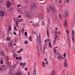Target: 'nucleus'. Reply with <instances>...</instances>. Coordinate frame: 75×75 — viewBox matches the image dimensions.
<instances>
[{
    "mask_svg": "<svg viewBox=\"0 0 75 75\" xmlns=\"http://www.w3.org/2000/svg\"><path fill=\"white\" fill-rule=\"evenodd\" d=\"M25 44L27 45L28 44V41L26 40L24 42Z\"/></svg>",
    "mask_w": 75,
    "mask_h": 75,
    "instance_id": "31",
    "label": "nucleus"
},
{
    "mask_svg": "<svg viewBox=\"0 0 75 75\" xmlns=\"http://www.w3.org/2000/svg\"><path fill=\"white\" fill-rule=\"evenodd\" d=\"M7 41H10V40H11V38L8 37H7Z\"/></svg>",
    "mask_w": 75,
    "mask_h": 75,
    "instance_id": "24",
    "label": "nucleus"
},
{
    "mask_svg": "<svg viewBox=\"0 0 75 75\" xmlns=\"http://www.w3.org/2000/svg\"><path fill=\"white\" fill-rule=\"evenodd\" d=\"M65 62L64 64V67H67L68 66V63H67V60H66V58L65 59Z\"/></svg>",
    "mask_w": 75,
    "mask_h": 75,
    "instance_id": "7",
    "label": "nucleus"
},
{
    "mask_svg": "<svg viewBox=\"0 0 75 75\" xmlns=\"http://www.w3.org/2000/svg\"><path fill=\"white\" fill-rule=\"evenodd\" d=\"M14 28L15 30H16V31H17V28H16L15 27V26H14Z\"/></svg>",
    "mask_w": 75,
    "mask_h": 75,
    "instance_id": "53",
    "label": "nucleus"
},
{
    "mask_svg": "<svg viewBox=\"0 0 75 75\" xmlns=\"http://www.w3.org/2000/svg\"><path fill=\"white\" fill-rule=\"evenodd\" d=\"M47 37H49V30H48V29L47 28Z\"/></svg>",
    "mask_w": 75,
    "mask_h": 75,
    "instance_id": "21",
    "label": "nucleus"
},
{
    "mask_svg": "<svg viewBox=\"0 0 75 75\" xmlns=\"http://www.w3.org/2000/svg\"><path fill=\"white\" fill-rule=\"evenodd\" d=\"M59 17L61 19H62V18H61V14H59Z\"/></svg>",
    "mask_w": 75,
    "mask_h": 75,
    "instance_id": "55",
    "label": "nucleus"
},
{
    "mask_svg": "<svg viewBox=\"0 0 75 75\" xmlns=\"http://www.w3.org/2000/svg\"><path fill=\"white\" fill-rule=\"evenodd\" d=\"M75 18H74L72 20V23L73 24V25H74V24H75Z\"/></svg>",
    "mask_w": 75,
    "mask_h": 75,
    "instance_id": "18",
    "label": "nucleus"
},
{
    "mask_svg": "<svg viewBox=\"0 0 75 75\" xmlns=\"http://www.w3.org/2000/svg\"><path fill=\"white\" fill-rule=\"evenodd\" d=\"M9 31H11V26H9Z\"/></svg>",
    "mask_w": 75,
    "mask_h": 75,
    "instance_id": "39",
    "label": "nucleus"
},
{
    "mask_svg": "<svg viewBox=\"0 0 75 75\" xmlns=\"http://www.w3.org/2000/svg\"><path fill=\"white\" fill-rule=\"evenodd\" d=\"M2 71H5L6 69V66H2Z\"/></svg>",
    "mask_w": 75,
    "mask_h": 75,
    "instance_id": "12",
    "label": "nucleus"
},
{
    "mask_svg": "<svg viewBox=\"0 0 75 75\" xmlns=\"http://www.w3.org/2000/svg\"><path fill=\"white\" fill-rule=\"evenodd\" d=\"M21 15H19V16H18V18H20V17H21Z\"/></svg>",
    "mask_w": 75,
    "mask_h": 75,
    "instance_id": "62",
    "label": "nucleus"
},
{
    "mask_svg": "<svg viewBox=\"0 0 75 75\" xmlns=\"http://www.w3.org/2000/svg\"><path fill=\"white\" fill-rule=\"evenodd\" d=\"M31 6L32 7L34 8V7H35V6H36L35 4L34 3L33 4H32Z\"/></svg>",
    "mask_w": 75,
    "mask_h": 75,
    "instance_id": "20",
    "label": "nucleus"
},
{
    "mask_svg": "<svg viewBox=\"0 0 75 75\" xmlns=\"http://www.w3.org/2000/svg\"><path fill=\"white\" fill-rule=\"evenodd\" d=\"M67 39H68V40H69V34H67Z\"/></svg>",
    "mask_w": 75,
    "mask_h": 75,
    "instance_id": "32",
    "label": "nucleus"
},
{
    "mask_svg": "<svg viewBox=\"0 0 75 75\" xmlns=\"http://www.w3.org/2000/svg\"><path fill=\"white\" fill-rule=\"evenodd\" d=\"M64 58H66V53L64 54Z\"/></svg>",
    "mask_w": 75,
    "mask_h": 75,
    "instance_id": "45",
    "label": "nucleus"
},
{
    "mask_svg": "<svg viewBox=\"0 0 75 75\" xmlns=\"http://www.w3.org/2000/svg\"><path fill=\"white\" fill-rule=\"evenodd\" d=\"M45 64H46L47 65H48V61H47L45 63Z\"/></svg>",
    "mask_w": 75,
    "mask_h": 75,
    "instance_id": "54",
    "label": "nucleus"
},
{
    "mask_svg": "<svg viewBox=\"0 0 75 75\" xmlns=\"http://www.w3.org/2000/svg\"><path fill=\"white\" fill-rule=\"evenodd\" d=\"M49 8L51 9V10L54 11V12H55V7L51 6H50Z\"/></svg>",
    "mask_w": 75,
    "mask_h": 75,
    "instance_id": "9",
    "label": "nucleus"
},
{
    "mask_svg": "<svg viewBox=\"0 0 75 75\" xmlns=\"http://www.w3.org/2000/svg\"><path fill=\"white\" fill-rule=\"evenodd\" d=\"M21 32L23 33H24V29L22 28V30L21 31Z\"/></svg>",
    "mask_w": 75,
    "mask_h": 75,
    "instance_id": "43",
    "label": "nucleus"
},
{
    "mask_svg": "<svg viewBox=\"0 0 75 75\" xmlns=\"http://www.w3.org/2000/svg\"><path fill=\"white\" fill-rule=\"evenodd\" d=\"M31 36H30L29 37V40L30 41H31L32 39H31Z\"/></svg>",
    "mask_w": 75,
    "mask_h": 75,
    "instance_id": "28",
    "label": "nucleus"
},
{
    "mask_svg": "<svg viewBox=\"0 0 75 75\" xmlns=\"http://www.w3.org/2000/svg\"><path fill=\"white\" fill-rule=\"evenodd\" d=\"M12 67L13 68H16V65H13L12 66Z\"/></svg>",
    "mask_w": 75,
    "mask_h": 75,
    "instance_id": "30",
    "label": "nucleus"
},
{
    "mask_svg": "<svg viewBox=\"0 0 75 75\" xmlns=\"http://www.w3.org/2000/svg\"><path fill=\"white\" fill-rule=\"evenodd\" d=\"M56 54L57 55H58V56H59V55H61V54H60V53H59V52H57V53H56Z\"/></svg>",
    "mask_w": 75,
    "mask_h": 75,
    "instance_id": "34",
    "label": "nucleus"
},
{
    "mask_svg": "<svg viewBox=\"0 0 75 75\" xmlns=\"http://www.w3.org/2000/svg\"><path fill=\"white\" fill-rule=\"evenodd\" d=\"M19 59H20V60H21V57L20 56V57H19Z\"/></svg>",
    "mask_w": 75,
    "mask_h": 75,
    "instance_id": "56",
    "label": "nucleus"
},
{
    "mask_svg": "<svg viewBox=\"0 0 75 75\" xmlns=\"http://www.w3.org/2000/svg\"><path fill=\"white\" fill-rule=\"evenodd\" d=\"M35 16L36 17H38L40 19H43V16L41 15V14L39 13H36L35 14Z\"/></svg>",
    "mask_w": 75,
    "mask_h": 75,
    "instance_id": "3",
    "label": "nucleus"
},
{
    "mask_svg": "<svg viewBox=\"0 0 75 75\" xmlns=\"http://www.w3.org/2000/svg\"><path fill=\"white\" fill-rule=\"evenodd\" d=\"M29 23H33V25H34V21H30L29 22Z\"/></svg>",
    "mask_w": 75,
    "mask_h": 75,
    "instance_id": "37",
    "label": "nucleus"
},
{
    "mask_svg": "<svg viewBox=\"0 0 75 75\" xmlns=\"http://www.w3.org/2000/svg\"><path fill=\"white\" fill-rule=\"evenodd\" d=\"M42 25H45V23H44L43 21H42Z\"/></svg>",
    "mask_w": 75,
    "mask_h": 75,
    "instance_id": "42",
    "label": "nucleus"
},
{
    "mask_svg": "<svg viewBox=\"0 0 75 75\" xmlns=\"http://www.w3.org/2000/svg\"><path fill=\"white\" fill-rule=\"evenodd\" d=\"M1 54L2 55H4V52H3V51L1 52Z\"/></svg>",
    "mask_w": 75,
    "mask_h": 75,
    "instance_id": "23",
    "label": "nucleus"
},
{
    "mask_svg": "<svg viewBox=\"0 0 75 75\" xmlns=\"http://www.w3.org/2000/svg\"><path fill=\"white\" fill-rule=\"evenodd\" d=\"M13 34H14V35H16V33L14 32L13 33Z\"/></svg>",
    "mask_w": 75,
    "mask_h": 75,
    "instance_id": "63",
    "label": "nucleus"
},
{
    "mask_svg": "<svg viewBox=\"0 0 75 75\" xmlns=\"http://www.w3.org/2000/svg\"><path fill=\"white\" fill-rule=\"evenodd\" d=\"M72 40L73 41V42H74V41L75 40L74 39V36L75 35V32H74V30H72Z\"/></svg>",
    "mask_w": 75,
    "mask_h": 75,
    "instance_id": "4",
    "label": "nucleus"
},
{
    "mask_svg": "<svg viewBox=\"0 0 75 75\" xmlns=\"http://www.w3.org/2000/svg\"><path fill=\"white\" fill-rule=\"evenodd\" d=\"M47 41H48L49 42V41H51V40H50V39H47Z\"/></svg>",
    "mask_w": 75,
    "mask_h": 75,
    "instance_id": "61",
    "label": "nucleus"
},
{
    "mask_svg": "<svg viewBox=\"0 0 75 75\" xmlns=\"http://www.w3.org/2000/svg\"><path fill=\"white\" fill-rule=\"evenodd\" d=\"M47 44H45L44 46V47H43V49H45V47H47Z\"/></svg>",
    "mask_w": 75,
    "mask_h": 75,
    "instance_id": "25",
    "label": "nucleus"
},
{
    "mask_svg": "<svg viewBox=\"0 0 75 75\" xmlns=\"http://www.w3.org/2000/svg\"><path fill=\"white\" fill-rule=\"evenodd\" d=\"M56 48H57V47H56L54 48V54H56V51H57V50H56Z\"/></svg>",
    "mask_w": 75,
    "mask_h": 75,
    "instance_id": "14",
    "label": "nucleus"
},
{
    "mask_svg": "<svg viewBox=\"0 0 75 75\" xmlns=\"http://www.w3.org/2000/svg\"><path fill=\"white\" fill-rule=\"evenodd\" d=\"M25 15H24V17H25L26 18H32V17H33V13L28 10H26L25 12Z\"/></svg>",
    "mask_w": 75,
    "mask_h": 75,
    "instance_id": "1",
    "label": "nucleus"
},
{
    "mask_svg": "<svg viewBox=\"0 0 75 75\" xmlns=\"http://www.w3.org/2000/svg\"><path fill=\"white\" fill-rule=\"evenodd\" d=\"M33 26H34L35 27H37L38 26V25L36 24L35 25H34H34H33Z\"/></svg>",
    "mask_w": 75,
    "mask_h": 75,
    "instance_id": "40",
    "label": "nucleus"
},
{
    "mask_svg": "<svg viewBox=\"0 0 75 75\" xmlns=\"http://www.w3.org/2000/svg\"><path fill=\"white\" fill-rule=\"evenodd\" d=\"M49 45L50 47L51 48V44L50 42H49Z\"/></svg>",
    "mask_w": 75,
    "mask_h": 75,
    "instance_id": "44",
    "label": "nucleus"
},
{
    "mask_svg": "<svg viewBox=\"0 0 75 75\" xmlns=\"http://www.w3.org/2000/svg\"><path fill=\"white\" fill-rule=\"evenodd\" d=\"M0 63L1 64H3V60H2L0 61Z\"/></svg>",
    "mask_w": 75,
    "mask_h": 75,
    "instance_id": "36",
    "label": "nucleus"
},
{
    "mask_svg": "<svg viewBox=\"0 0 75 75\" xmlns=\"http://www.w3.org/2000/svg\"><path fill=\"white\" fill-rule=\"evenodd\" d=\"M45 49H43V54H45Z\"/></svg>",
    "mask_w": 75,
    "mask_h": 75,
    "instance_id": "52",
    "label": "nucleus"
},
{
    "mask_svg": "<svg viewBox=\"0 0 75 75\" xmlns=\"http://www.w3.org/2000/svg\"><path fill=\"white\" fill-rule=\"evenodd\" d=\"M61 55H59V56H58V59H61Z\"/></svg>",
    "mask_w": 75,
    "mask_h": 75,
    "instance_id": "33",
    "label": "nucleus"
},
{
    "mask_svg": "<svg viewBox=\"0 0 75 75\" xmlns=\"http://www.w3.org/2000/svg\"><path fill=\"white\" fill-rule=\"evenodd\" d=\"M42 66L44 68H45V63H44V62H42Z\"/></svg>",
    "mask_w": 75,
    "mask_h": 75,
    "instance_id": "19",
    "label": "nucleus"
},
{
    "mask_svg": "<svg viewBox=\"0 0 75 75\" xmlns=\"http://www.w3.org/2000/svg\"><path fill=\"white\" fill-rule=\"evenodd\" d=\"M16 26L17 27H18V23L17 21L16 22Z\"/></svg>",
    "mask_w": 75,
    "mask_h": 75,
    "instance_id": "27",
    "label": "nucleus"
},
{
    "mask_svg": "<svg viewBox=\"0 0 75 75\" xmlns=\"http://www.w3.org/2000/svg\"><path fill=\"white\" fill-rule=\"evenodd\" d=\"M18 22L19 23H20V22H23V21H24V19H20L19 20H18Z\"/></svg>",
    "mask_w": 75,
    "mask_h": 75,
    "instance_id": "15",
    "label": "nucleus"
},
{
    "mask_svg": "<svg viewBox=\"0 0 75 75\" xmlns=\"http://www.w3.org/2000/svg\"><path fill=\"white\" fill-rule=\"evenodd\" d=\"M25 71H27V68L26 67L25 68Z\"/></svg>",
    "mask_w": 75,
    "mask_h": 75,
    "instance_id": "59",
    "label": "nucleus"
},
{
    "mask_svg": "<svg viewBox=\"0 0 75 75\" xmlns=\"http://www.w3.org/2000/svg\"><path fill=\"white\" fill-rule=\"evenodd\" d=\"M37 38H39V39H40V36H39V37H37Z\"/></svg>",
    "mask_w": 75,
    "mask_h": 75,
    "instance_id": "58",
    "label": "nucleus"
},
{
    "mask_svg": "<svg viewBox=\"0 0 75 75\" xmlns=\"http://www.w3.org/2000/svg\"><path fill=\"white\" fill-rule=\"evenodd\" d=\"M20 51L21 52V51H23V48H21L20 49Z\"/></svg>",
    "mask_w": 75,
    "mask_h": 75,
    "instance_id": "46",
    "label": "nucleus"
},
{
    "mask_svg": "<svg viewBox=\"0 0 75 75\" xmlns=\"http://www.w3.org/2000/svg\"><path fill=\"white\" fill-rule=\"evenodd\" d=\"M64 27H67V20H65V22L64 24Z\"/></svg>",
    "mask_w": 75,
    "mask_h": 75,
    "instance_id": "22",
    "label": "nucleus"
},
{
    "mask_svg": "<svg viewBox=\"0 0 75 75\" xmlns=\"http://www.w3.org/2000/svg\"><path fill=\"white\" fill-rule=\"evenodd\" d=\"M21 5L20 4H18L17 5L18 8L19 7H21Z\"/></svg>",
    "mask_w": 75,
    "mask_h": 75,
    "instance_id": "47",
    "label": "nucleus"
},
{
    "mask_svg": "<svg viewBox=\"0 0 75 75\" xmlns=\"http://www.w3.org/2000/svg\"><path fill=\"white\" fill-rule=\"evenodd\" d=\"M6 63L8 65L9 64V62L8 59H7L6 61Z\"/></svg>",
    "mask_w": 75,
    "mask_h": 75,
    "instance_id": "16",
    "label": "nucleus"
},
{
    "mask_svg": "<svg viewBox=\"0 0 75 75\" xmlns=\"http://www.w3.org/2000/svg\"><path fill=\"white\" fill-rule=\"evenodd\" d=\"M11 4H10V3L9 1H8L7 3V6L6 7L7 8H10V6H11Z\"/></svg>",
    "mask_w": 75,
    "mask_h": 75,
    "instance_id": "10",
    "label": "nucleus"
},
{
    "mask_svg": "<svg viewBox=\"0 0 75 75\" xmlns=\"http://www.w3.org/2000/svg\"><path fill=\"white\" fill-rule=\"evenodd\" d=\"M63 16L64 17V18H65L67 16V17H68V12L66 13H64V14L63 15Z\"/></svg>",
    "mask_w": 75,
    "mask_h": 75,
    "instance_id": "6",
    "label": "nucleus"
},
{
    "mask_svg": "<svg viewBox=\"0 0 75 75\" xmlns=\"http://www.w3.org/2000/svg\"><path fill=\"white\" fill-rule=\"evenodd\" d=\"M47 12L48 13H50V9H49V8H47Z\"/></svg>",
    "mask_w": 75,
    "mask_h": 75,
    "instance_id": "38",
    "label": "nucleus"
},
{
    "mask_svg": "<svg viewBox=\"0 0 75 75\" xmlns=\"http://www.w3.org/2000/svg\"><path fill=\"white\" fill-rule=\"evenodd\" d=\"M55 71L53 70L52 71V73L50 75H55Z\"/></svg>",
    "mask_w": 75,
    "mask_h": 75,
    "instance_id": "17",
    "label": "nucleus"
},
{
    "mask_svg": "<svg viewBox=\"0 0 75 75\" xmlns=\"http://www.w3.org/2000/svg\"><path fill=\"white\" fill-rule=\"evenodd\" d=\"M45 43H47V41L46 40H45Z\"/></svg>",
    "mask_w": 75,
    "mask_h": 75,
    "instance_id": "64",
    "label": "nucleus"
},
{
    "mask_svg": "<svg viewBox=\"0 0 75 75\" xmlns=\"http://www.w3.org/2000/svg\"><path fill=\"white\" fill-rule=\"evenodd\" d=\"M66 32H67V33H68V34H69V32L68 30H67Z\"/></svg>",
    "mask_w": 75,
    "mask_h": 75,
    "instance_id": "50",
    "label": "nucleus"
},
{
    "mask_svg": "<svg viewBox=\"0 0 75 75\" xmlns=\"http://www.w3.org/2000/svg\"><path fill=\"white\" fill-rule=\"evenodd\" d=\"M4 14H5V12L4 11L2 10L0 11V15L1 17H3Z\"/></svg>",
    "mask_w": 75,
    "mask_h": 75,
    "instance_id": "5",
    "label": "nucleus"
},
{
    "mask_svg": "<svg viewBox=\"0 0 75 75\" xmlns=\"http://www.w3.org/2000/svg\"><path fill=\"white\" fill-rule=\"evenodd\" d=\"M2 66H0V71H1V72H2Z\"/></svg>",
    "mask_w": 75,
    "mask_h": 75,
    "instance_id": "35",
    "label": "nucleus"
},
{
    "mask_svg": "<svg viewBox=\"0 0 75 75\" xmlns=\"http://www.w3.org/2000/svg\"><path fill=\"white\" fill-rule=\"evenodd\" d=\"M26 64L25 63H24L23 64V63H21L20 64V66H22V68H24Z\"/></svg>",
    "mask_w": 75,
    "mask_h": 75,
    "instance_id": "8",
    "label": "nucleus"
},
{
    "mask_svg": "<svg viewBox=\"0 0 75 75\" xmlns=\"http://www.w3.org/2000/svg\"><path fill=\"white\" fill-rule=\"evenodd\" d=\"M61 58H62V59H64V57H63L61 56Z\"/></svg>",
    "mask_w": 75,
    "mask_h": 75,
    "instance_id": "60",
    "label": "nucleus"
},
{
    "mask_svg": "<svg viewBox=\"0 0 75 75\" xmlns=\"http://www.w3.org/2000/svg\"><path fill=\"white\" fill-rule=\"evenodd\" d=\"M8 45L9 47L11 46L12 45H13V41L11 40L10 42H9Z\"/></svg>",
    "mask_w": 75,
    "mask_h": 75,
    "instance_id": "11",
    "label": "nucleus"
},
{
    "mask_svg": "<svg viewBox=\"0 0 75 75\" xmlns=\"http://www.w3.org/2000/svg\"><path fill=\"white\" fill-rule=\"evenodd\" d=\"M37 40L38 42H39V43H40V42H41V39H38V38Z\"/></svg>",
    "mask_w": 75,
    "mask_h": 75,
    "instance_id": "29",
    "label": "nucleus"
},
{
    "mask_svg": "<svg viewBox=\"0 0 75 75\" xmlns=\"http://www.w3.org/2000/svg\"><path fill=\"white\" fill-rule=\"evenodd\" d=\"M0 3H4V1L3 0H2V1H0Z\"/></svg>",
    "mask_w": 75,
    "mask_h": 75,
    "instance_id": "48",
    "label": "nucleus"
},
{
    "mask_svg": "<svg viewBox=\"0 0 75 75\" xmlns=\"http://www.w3.org/2000/svg\"><path fill=\"white\" fill-rule=\"evenodd\" d=\"M44 60L45 61H47V58H44Z\"/></svg>",
    "mask_w": 75,
    "mask_h": 75,
    "instance_id": "57",
    "label": "nucleus"
},
{
    "mask_svg": "<svg viewBox=\"0 0 75 75\" xmlns=\"http://www.w3.org/2000/svg\"><path fill=\"white\" fill-rule=\"evenodd\" d=\"M16 75H22V74L20 72H18L16 73Z\"/></svg>",
    "mask_w": 75,
    "mask_h": 75,
    "instance_id": "13",
    "label": "nucleus"
},
{
    "mask_svg": "<svg viewBox=\"0 0 75 75\" xmlns=\"http://www.w3.org/2000/svg\"><path fill=\"white\" fill-rule=\"evenodd\" d=\"M16 59L17 60H18V59H19V57H16Z\"/></svg>",
    "mask_w": 75,
    "mask_h": 75,
    "instance_id": "49",
    "label": "nucleus"
},
{
    "mask_svg": "<svg viewBox=\"0 0 75 75\" xmlns=\"http://www.w3.org/2000/svg\"><path fill=\"white\" fill-rule=\"evenodd\" d=\"M55 33L56 34L55 35V38L54 40V44H55L56 41H57V38H58V36L60 35V32H59L58 33L57 32H55Z\"/></svg>",
    "mask_w": 75,
    "mask_h": 75,
    "instance_id": "2",
    "label": "nucleus"
},
{
    "mask_svg": "<svg viewBox=\"0 0 75 75\" xmlns=\"http://www.w3.org/2000/svg\"><path fill=\"white\" fill-rule=\"evenodd\" d=\"M25 35H27V32H25Z\"/></svg>",
    "mask_w": 75,
    "mask_h": 75,
    "instance_id": "51",
    "label": "nucleus"
},
{
    "mask_svg": "<svg viewBox=\"0 0 75 75\" xmlns=\"http://www.w3.org/2000/svg\"><path fill=\"white\" fill-rule=\"evenodd\" d=\"M69 0H65L64 1L65 3H66V2H67V3H68L69 2Z\"/></svg>",
    "mask_w": 75,
    "mask_h": 75,
    "instance_id": "26",
    "label": "nucleus"
},
{
    "mask_svg": "<svg viewBox=\"0 0 75 75\" xmlns=\"http://www.w3.org/2000/svg\"><path fill=\"white\" fill-rule=\"evenodd\" d=\"M17 54H13V57H14V58H15L16 57H17Z\"/></svg>",
    "mask_w": 75,
    "mask_h": 75,
    "instance_id": "41",
    "label": "nucleus"
}]
</instances>
